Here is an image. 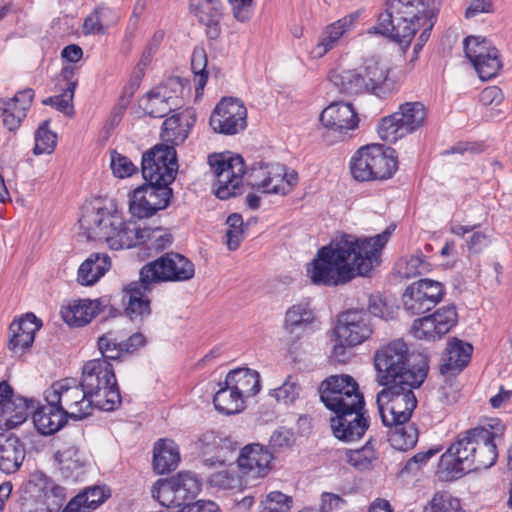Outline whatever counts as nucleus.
Segmentation results:
<instances>
[{
  "label": "nucleus",
  "mask_w": 512,
  "mask_h": 512,
  "mask_svg": "<svg viewBox=\"0 0 512 512\" xmlns=\"http://www.w3.org/2000/svg\"><path fill=\"white\" fill-rule=\"evenodd\" d=\"M395 226L370 238L343 234L320 248L309 264L307 274L313 284L338 286L356 276H367L380 262V253L390 239Z\"/></svg>",
  "instance_id": "nucleus-1"
},
{
  "label": "nucleus",
  "mask_w": 512,
  "mask_h": 512,
  "mask_svg": "<svg viewBox=\"0 0 512 512\" xmlns=\"http://www.w3.org/2000/svg\"><path fill=\"white\" fill-rule=\"evenodd\" d=\"M80 228L88 240L104 241L113 250L131 248L145 240L147 229L130 227L116 211L96 202L83 208Z\"/></svg>",
  "instance_id": "nucleus-2"
},
{
  "label": "nucleus",
  "mask_w": 512,
  "mask_h": 512,
  "mask_svg": "<svg viewBox=\"0 0 512 512\" xmlns=\"http://www.w3.org/2000/svg\"><path fill=\"white\" fill-rule=\"evenodd\" d=\"M376 381L387 387L395 384L421 385L427 377L428 364L424 357L409 354L403 340H395L374 354Z\"/></svg>",
  "instance_id": "nucleus-3"
},
{
  "label": "nucleus",
  "mask_w": 512,
  "mask_h": 512,
  "mask_svg": "<svg viewBox=\"0 0 512 512\" xmlns=\"http://www.w3.org/2000/svg\"><path fill=\"white\" fill-rule=\"evenodd\" d=\"M421 6L418 0H393L389 9L380 13L377 24L368 33L389 36L407 48L420 28Z\"/></svg>",
  "instance_id": "nucleus-4"
},
{
  "label": "nucleus",
  "mask_w": 512,
  "mask_h": 512,
  "mask_svg": "<svg viewBox=\"0 0 512 512\" xmlns=\"http://www.w3.org/2000/svg\"><path fill=\"white\" fill-rule=\"evenodd\" d=\"M83 389L93 398L96 409L110 412L121 404V395L112 365L106 359H93L82 368Z\"/></svg>",
  "instance_id": "nucleus-5"
},
{
  "label": "nucleus",
  "mask_w": 512,
  "mask_h": 512,
  "mask_svg": "<svg viewBox=\"0 0 512 512\" xmlns=\"http://www.w3.org/2000/svg\"><path fill=\"white\" fill-rule=\"evenodd\" d=\"M395 151L378 144L359 148L351 157L350 172L360 182L387 180L398 168Z\"/></svg>",
  "instance_id": "nucleus-6"
},
{
  "label": "nucleus",
  "mask_w": 512,
  "mask_h": 512,
  "mask_svg": "<svg viewBox=\"0 0 512 512\" xmlns=\"http://www.w3.org/2000/svg\"><path fill=\"white\" fill-rule=\"evenodd\" d=\"M419 386L413 383L395 384L384 387L377 394L376 402L385 426L404 424L410 420L417 406L413 390Z\"/></svg>",
  "instance_id": "nucleus-7"
},
{
  "label": "nucleus",
  "mask_w": 512,
  "mask_h": 512,
  "mask_svg": "<svg viewBox=\"0 0 512 512\" xmlns=\"http://www.w3.org/2000/svg\"><path fill=\"white\" fill-rule=\"evenodd\" d=\"M82 384L75 379H62L45 391V400H50L70 418L82 420L92 414L94 402Z\"/></svg>",
  "instance_id": "nucleus-8"
},
{
  "label": "nucleus",
  "mask_w": 512,
  "mask_h": 512,
  "mask_svg": "<svg viewBox=\"0 0 512 512\" xmlns=\"http://www.w3.org/2000/svg\"><path fill=\"white\" fill-rule=\"evenodd\" d=\"M208 164L216 179L214 186L217 198L226 200L236 196L245 174L243 158L231 152L212 154L208 157Z\"/></svg>",
  "instance_id": "nucleus-9"
},
{
  "label": "nucleus",
  "mask_w": 512,
  "mask_h": 512,
  "mask_svg": "<svg viewBox=\"0 0 512 512\" xmlns=\"http://www.w3.org/2000/svg\"><path fill=\"white\" fill-rule=\"evenodd\" d=\"M200 482L191 472H179L170 479H159L151 494L163 507H184L200 492Z\"/></svg>",
  "instance_id": "nucleus-10"
},
{
  "label": "nucleus",
  "mask_w": 512,
  "mask_h": 512,
  "mask_svg": "<svg viewBox=\"0 0 512 512\" xmlns=\"http://www.w3.org/2000/svg\"><path fill=\"white\" fill-rule=\"evenodd\" d=\"M320 399L326 408L339 413L340 409L364 407V398L357 382L350 375H334L324 380L319 388Z\"/></svg>",
  "instance_id": "nucleus-11"
},
{
  "label": "nucleus",
  "mask_w": 512,
  "mask_h": 512,
  "mask_svg": "<svg viewBox=\"0 0 512 512\" xmlns=\"http://www.w3.org/2000/svg\"><path fill=\"white\" fill-rule=\"evenodd\" d=\"M195 266L185 256L175 252L166 253L145 264L140 275L144 282H181L194 277Z\"/></svg>",
  "instance_id": "nucleus-12"
},
{
  "label": "nucleus",
  "mask_w": 512,
  "mask_h": 512,
  "mask_svg": "<svg viewBox=\"0 0 512 512\" xmlns=\"http://www.w3.org/2000/svg\"><path fill=\"white\" fill-rule=\"evenodd\" d=\"M177 168L176 150L173 146H155L142 156L141 171L147 185L169 187L175 179Z\"/></svg>",
  "instance_id": "nucleus-13"
},
{
  "label": "nucleus",
  "mask_w": 512,
  "mask_h": 512,
  "mask_svg": "<svg viewBox=\"0 0 512 512\" xmlns=\"http://www.w3.org/2000/svg\"><path fill=\"white\" fill-rule=\"evenodd\" d=\"M466 57L472 63L479 78L490 80L502 68L499 51L489 40L480 36H468L463 41Z\"/></svg>",
  "instance_id": "nucleus-14"
},
{
  "label": "nucleus",
  "mask_w": 512,
  "mask_h": 512,
  "mask_svg": "<svg viewBox=\"0 0 512 512\" xmlns=\"http://www.w3.org/2000/svg\"><path fill=\"white\" fill-rule=\"evenodd\" d=\"M297 173L288 172L286 167L279 163L253 167L249 174V183L253 188L268 194H287L296 185Z\"/></svg>",
  "instance_id": "nucleus-15"
},
{
  "label": "nucleus",
  "mask_w": 512,
  "mask_h": 512,
  "mask_svg": "<svg viewBox=\"0 0 512 512\" xmlns=\"http://www.w3.org/2000/svg\"><path fill=\"white\" fill-rule=\"evenodd\" d=\"M172 197L170 187L143 184L137 187L129 200V212L133 217L144 219L167 208Z\"/></svg>",
  "instance_id": "nucleus-16"
},
{
  "label": "nucleus",
  "mask_w": 512,
  "mask_h": 512,
  "mask_svg": "<svg viewBox=\"0 0 512 512\" xmlns=\"http://www.w3.org/2000/svg\"><path fill=\"white\" fill-rule=\"evenodd\" d=\"M503 431L504 426L498 419L491 420L487 425L470 429V434L474 435V471L494 465L498 456L496 441L501 438Z\"/></svg>",
  "instance_id": "nucleus-17"
},
{
  "label": "nucleus",
  "mask_w": 512,
  "mask_h": 512,
  "mask_svg": "<svg viewBox=\"0 0 512 512\" xmlns=\"http://www.w3.org/2000/svg\"><path fill=\"white\" fill-rule=\"evenodd\" d=\"M209 124L220 134L234 135L247 126V109L237 98H223L211 113Z\"/></svg>",
  "instance_id": "nucleus-18"
},
{
  "label": "nucleus",
  "mask_w": 512,
  "mask_h": 512,
  "mask_svg": "<svg viewBox=\"0 0 512 512\" xmlns=\"http://www.w3.org/2000/svg\"><path fill=\"white\" fill-rule=\"evenodd\" d=\"M445 294L444 285L431 279H421L408 286L402 300L406 311L415 315L435 307Z\"/></svg>",
  "instance_id": "nucleus-19"
},
{
  "label": "nucleus",
  "mask_w": 512,
  "mask_h": 512,
  "mask_svg": "<svg viewBox=\"0 0 512 512\" xmlns=\"http://www.w3.org/2000/svg\"><path fill=\"white\" fill-rule=\"evenodd\" d=\"M474 435L465 431L441 456L439 466L453 477L474 471Z\"/></svg>",
  "instance_id": "nucleus-20"
},
{
  "label": "nucleus",
  "mask_w": 512,
  "mask_h": 512,
  "mask_svg": "<svg viewBox=\"0 0 512 512\" xmlns=\"http://www.w3.org/2000/svg\"><path fill=\"white\" fill-rule=\"evenodd\" d=\"M456 322L455 306H443L432 315L414 320L411 326V334L420 340L436 341L448 333Z\"/></svg>",
  "instance_id": "nucleus-21"
},
{
  "label": "nucleus",
  "mask_w": 512,
  "mask_h": 512,
  "mask_svg": "<svg viewBox=\"0 0 512 512\" xmlns=\"http://www.w3.org/2000/svg\"><path fill=\"white\" fill-rule=\"evenodd\" d=\"M373 332L370 317L364 310L350 309L339 316L335 335L343 343L359 345Z\"/></svg>",
  "instance_id": "nucleus-22"
},
{
  "label": "nucleus",
  "mask_w": 512,
  "mask_h": 512,
  "mask_svg": "<svg viewBox=\"0 0 512 512\" xmlns=\"http://www.w3.org/2000/svg\"><path fill=\"white\" fill-rule=\"evenodd\" d=\"M323 126L342 140L359 125V116L351 103L338 101L328 105L320 115Z\"/></svg>",
  "instance_id": "nucleus-23"
},
{
  "label": "nucleus",
  "mask_w": 512,
  "mask_h": 512,
  "mask_svg": "<svg viewBox=\"0 0 512 512\" xmlns=\"http://www.w3.org/2000/svg\"><path fill=\"white\" fill-rule=\"evenodd\" d=\"M364 407L340 409L339 413L331 418V430L333 435L344 442L359 440L368 428V419L364 413Z\"/></svg>",
  "instance_id": "nucleus-24"
},
{
  "label": "nucleus",
  "mask_w": 512,
  "mask_h": 512,
  "mask_svg": "<svg viewBox=\"0 0 512 512\" xmlns=\"http://www.w3.org/2000/svg\"><path fill=\"white\" fill-rule=\"evenodd\" d=\"M272 453L258 443L244 446L237 458L239 470L243 475L252 478H263L271 470Z\"/></svg>",
  "instance_id": "nucleus-25"
},
{
  "label": "nucleus",
  "mask_w": 512,
  "mask_h": 512,
  "mask_svg": "<svg viewBox=\"0 0 512 512\" xmlns=\"http://www.w3.org/2000/svg\"><path fill=\"white\" fill-rule=\"evenodd\" d=\"M198 447L206 466L224 465L228 456L237 449V443L229 436L207 431L198 440Z\"/></svg>",
  "instance_id": "nucleus-26"
},
{
  "label": "nucleus",
  "mask_w": 512,
  "mask_h": 512,
  "mask_svg": "<svg viewBox=\"0 0 512 512\" xmlns=\"http://www.w3.org/2000/svg\"><path fill=\"white\" fill-rule=\"evenodd\" d=\"M42 327V322L33 313H26L9 326L8 348L16 355H22L29 349L35 334Z\"/></svg>",
  "instance_id": "nucleus-27"
},
{
  "label": "nucleus",
  "mask_w": 512,
  "mask_h": 512,
  "mask_svg": "<svg viewBox=\"0 0 512 512\" xmlns=\"http://www.w3.org/2000/svg\"><path fill=\"white\" fill-rule=\"evenodd\" d=\"M366 93L385 98L395 90V81L389 77V69L380 61L370 59L359 67Z\"/></svg>",
  "instance_id": "nucleus-28"
},
{
  "label": "nucleus",
  "mask_w": 512,
  "mask_h": 512,
  "mask_svg": "<svg viewBox=\"0 0 512 512\" xmlns=\"http://www.w3.org/2000/svg\"><path fill=\"white\" fill-rule=\"evenodd\" d=\"M359 17L360 12L355 11L326 26L320 36L318 43L312 48L310 52L311 57H323L336 45L340 38L344 37L355 28Z\"/></svg>",
  "instance_id": "nucleus-29"
},
{
  "label": "nucleus",
  "mask_w": 512,
  "mask_h": 512,
  "mask_svg": "<svg viewBox=\"0 0 512 512\" xmlns=\"http://www.w3.org/2000/svg\"><path fill=\"white\" fill-rule=\"evenodd\" d=\"M152 282H144L140 275L139 281L129 283L124 288V299L127 300L125 312L130 319H143L150 315V300L147 293L151 290Z\"/></svg>",
  "instance_id": "nucleus-30"
},
{
  "label": "nucleus",
  "mask_w": 512,
  "mask_h": 512,
  "mask_svg": "<svg viewBox=\"0 0 512 512\" xmlns=\"http://www.w3.org/2000/svg\"><path fill=\"white\" fill-rule=\"evenodd\" d=\"M472 351V345L467 342L457 338L449 340L441 358V374L450 376L459 374L470 362Z\"/></svg>",
  "instance_id": "nucleus-31"
},
{
  "label": "nucleus",
  "mask_w": 512,
  "mask_h": 512,
  "mask_svg": "<svg viewBox=\"0 0 512 512\" xmlns=\"http://www.w3.org/2000/svg\"><path fill=\"white\" fill-rule=\"evenodd\" d=\"M33 97L34 91L25 89L9 100H0V115L8 130L12 131L20 126L21 121L26 117Z\"/></svg>",
  "instance_id": "nucleus-32"
},
{
  "label": "nucleus",
  "mask_w": 512,
  "mask_h": 512,
  "mask_svg": "<svg viewBox=\"0 0 512 512\" xmlns=\"http://www.w3.org/2000/svg\"><path fill=\"white\" fill-rule=\"evenodd\" d=\"M25 456V444L17 436L0 434V471L15 473L23 464Z\"/></svg>",
  "instance_id": "nucleus-33"
},
{
  "label": "nucleus",
  "mask_w": 512,
  "mask_h": 512,
  "mask_svg": "<svg viewBox=\"0 0 512 512\" xmlns=\"http://www.w3.org/2000/svg\"><path fill=\"white\" fill-rule=\"evenodd\" d=\"M190 9L199 22L207 27L206 33L210 39L219 37L222 17L220 0H190Z\"/></svg>",
  "instance_id": "nucleus-34"
},
{
  "label": "nucleus",
  "mask_w": 512,
  "mask_h": 512,
  "mask_svg": "<svg viewBox=\"0 0 512 512\" xmlns=\"http://www.w3.org/2000/svg\"><path fill=\"white\" fill-rule=\"evenodd\" d=\"M101 311V299H79L62 307L61 316L68 325L81 327L88 324Z\"/></svg>",
  "instance_id": "nucleus-35"
},
{
  "label": "nucleus",
  "mask_w": 512,
  "mask_h": 512,
  "mask_svg": "<svg viewBox=\"0 0 512 512\" xmlns=\"http://www.w3.org/2000/svg\"><path fill=\"white\" fill-rule=\"evenodd\" d=\"M46 404L34 410L33 423L42 435H52L59 431L65 424L67 415L50 400Z\"/></svg>",
  "instance_id": "nucleus-36"
},
{
  "label": "nucleus",
  "mask_w": 512,
  "mask_h": 512,
  "mask_svg": "<svg viewBox=\"0 0 512 512\" xmlns=\"http://www.w3.org/2000/svg\"><path fill=\"white\" fill-rule=\"evenodd\" d=\"M178 102L177 97L169 95L165 86H157L141 99L140 105L149 116L162 118L174 111Z\"/></svg>",
  "instance_id": "nucleus-37"
},
{
  "label": "nucleus",
  "mask_w": 512,
  "mask_h": 512,
  "mask_svg": "<svg viewBox=\"0 0 512 512\" xmlns=\"http://www.w3.org/2000/svg\"><path fill=\"white\" fill-rule=\"evenodd\" d=\"M36 403L22 396H12L1 408V417L6 428L13 429L34 413Z\"/></svg>",
  "instance_id": "nucleus-38"
},
{
  "label": "nucleus",
  "mask_w": 512,
  "mask_h": 512,
  "mask_svg": "<svg viewBox=\"0 0 512 512\" xmlns=\"http://www.w3.org/2000/svg\"><path fill=\"white\" fill-rule=\"evenodd\" d=\"M225 384L238 392L243 399L256 395L260 390V375L249 368H238L230 371Z\"/></svg>",
  "instance_id": "nucleus-39"
},
{
  "label": "nucleus",
  "mask_w": 512,
  "mask_h": 512,
  "mask_svg": "<svg viewBox=\"0 0 512 512\" xmlns=\"http://www.w3.org/2000/svg\"><path fill=\"white\" fill-rule=\"evenodd\" d=\"M107 254L93 253L79 267L77 281L83 286L94 285L110 269Z\"/></svg>",
  "instance_id": "nucleus-40"
},
{
  "label": "nucleus",
  "mask_w": 512,
  "mask_h": 512,
  "mask_svg": "<svg viewBox=\"0 0 512 512\" xmlns=\"http://www.w3.org/2000/svg\"><path fill=\"white\" fill-rule=\"evenodd\" d=\"M54 459L64 478L77 481L83 475L85 461L75 446H68L58 450L54 455Z\"/></svg>",
  "instance_id": "nucleus-41"
},
{
  "label": "nucleus",
  "mask_w": 512,
  "mask_h": 512,
  "mask_svg": "<svg viewBox=\"0 0 512 512\" xmlns=\"http://www.w3.org/2000/svg\"><path fill=\"white\" fill-rule=\"evenodd\" d=\"M180 460L179 450L174 441L160 439L154 445L153 468L158 474L176 469Z\"/></svg>",
  "instance_id": "nucleus-42"
},
{
  "label": "nucleus",
  "mask_w": 512,
  "mask_h": 512,
  "mask_svg": "<svg viewBox=\"0 0 512 512\" xmlns=\"http://www.w3.org/2000/svg\"><path fill=\"white\" fill-rule=\"evenodd\" d=\"M330 81L341 94L353 96L366 93V86L359 67L352 70L333 71Z\"/></svg>",
  "instance_id": "nucleus-43"
},
{
  "label": "nucleus",
  "mask_w": 512,
  "mask_h": 512,
  "mask_svg": "<svg viewBox=\"0 0 512 512\" xmlns=\"http://www.w3.org/2000/svg\"><path fill=\"white\" fill-rule=\"evenodd\" d=\"M108 496L103 487H90L72 498L63 509V512H91V510L99 507Z\"/></svg>",
  "instance_id": "nucleus-44"
},
{
  "label": "nucleus",
  "mask_w": 512,
  "mask_h": 512,
  "mask_svg": "<svg viewBox=\"0 0 512 512\" xmlns=\"http://www.w3.org/2000/svg\"><path fill=\"white\" fill-rule=\"evenodd\" d=\"M74 68L64 67L61 71V76L67 81L66 87L62 94L48 97L42 101L44 105H50L55 107L58 111L65 113L66 115L73 114L72 101L77 85V80L74 79Z\"/></svg>",
  "instance_id": "nucleus-45"
},
{
  "label": "nucleus",
  "mask_w": 512,
  "mask_h": 512,
  "mask_svg": "<svg viewBox=\"0 0 512 512\" xmlns=\"http://www.w3.org/2000/svg\"><path fill=\"white\" fill-rule=\"evenodd\" d=\"M395 114L403 127L402 129H404L407 134H411L421 128L427 117L426 108L421 102H406L401 104Z\"/></svg>",
  "instance_id": "nucleus-46"
},
{
  "label": "nucleus",
  "mask_w": 512,
  "mask_h": 512,
  "mask_svg": "<svg viewBox=\"0 0 512 512\" xmlns=\"http://www.w3.org/2000/svg\"><path fill=\"white\" fill-rule=\"evenodd\" d=\"M314 322L313 311L307 304H295L285 314L284 329L289 334L299 335Z\"/></svg>",
  "instance_id": "nucleus-47"
},
{
  "label": "nucleus",
  "mask_w": 512,
  "mask_h": 512,
  "mask_svg": "<svg viewBox=\"0 0 512 512\" xmlns=\"http://www.w3.org/2000/svg\"><path fill=\"white\" fill-rule=\"evenodd\" d=\"M389 431L391 446L399 451L412 449L418 441V430L412 423L392 424Z\"/></svg>",
  "instance_id": "nucleus-48"
},
{
  "label": "nucleus",
  "mask_w": 512,
  "mask_h": 512,
  "mask_svg": "<svg viewBox=\"0 0 512 512\" xmlns=\"http://www.w3.org/2000/svg\"><path fill=\"white\" fill-rule=\"evenodd\" d=\"M213 403L216 410L226 415L239 413L244 408L243 397L226 384L215 393Z\"/></svg>",
  "instance_id": "nucleus-49"
},
{
  "label": "nucleus",
  "mask_w": 512,
  "mask_h": 512,
  "mask_svg": "<svg viewBox=\"0 0 512 512\" xmlns=\"http://www.w3.org/2000/svg\"><path fill=\"white\" fill-rule=\"evenodd\" d=\"M189 134V123L183 121L180 115H173L167 118L163 123L161 137L164 141L170 143V146L179 145L184 142Z\"/></svg>",
  "instance_id": "nucleus-50"
},
{
  "label": "nucleus",
  "mask_w": 512,
  "mask_h": 512,
  "mask_svg": "<svg viewBox=\"0 0 512 512\" xmlns=\"http://www.w3.org/2000/svg\"><path fill=\"white\" fill-rule=\"evenodd\" d=\"M421 6V21L420 28H423L422 33L418 38V46L423 47L430 37V32L434 26L435 19L438 14V6L436 0H418Z\"/></svg>",
  "instance_id": "nucleus-51"
},
{
  "label": "nucleus",
  "mask_w": 512,
  "mask_h": 512,
  "mask_svg": "<svg viewBox=\"0 0 512 512\" xmlns=\"http://www.w3.org/2000/svg\"><path fill=\"white\" fill-rule=\"evenodd\" d=\"M207 54L203 47H195L191 56L196 93L202 91L208 79Z\"/></svg>",
  "instance_id": "nucleus-52"
},
{
  "label": "nucleus",
  "mask_w": 512,
  "mask_h": 512,
  "mask_svg": "<svg viewBox=\"0 0 512 512\" xmlns=\"http://www.w3.org/2000/svg\"><path fill=\"white\" fill-rule=\"evenodd\" d=\"M423 512H464V510L458 498L443 491L433 495Z\"/></svg>",
  "instance_id": "nucleus-53"
},
{
  "label": "nucleus",
  "mask_w": 512,
  "mask_h": 512,
  "mask_svg": "<svg viewBox=\"0 0 512 512\" xmlns=\"http://www.w3.org/2000/svg\"><path fill=\"white\" fill-rule=\"evenodd\" d=\"M402 128L403 127L398 117L396 118V114L393 113L387 117L382 118L378 125L377 132L383 141L395 143L397 140L408 135L407 132Z\"/></svg>",
  "instance_id": "nucleus-54"
},
{
  "label": "nucleus",
  "mask_w": 512,
  "mask_h": 512,
  "mask_svg": "<svg viewBox=\"0 0 512 512\" xmlns=\"http://www.w3.org/2000/svg\"><path fill=\"white\" fill-rule=\"evenodd\" d=\"M49 121H44L35 133L34 153L36 155L49 154L56 146V134L49 130Z\"/></svg>",
  "instance_id": "nucleus-55"
},
{
  "label": "nucleus",
  "mask_w": 512,
  "mask_h": 512,
  "mask_svg": "<svg viewBox=\"0 0 512 512\" xmlns=\"http://www.w3.org/2000/svg\"><path fill=\"white\" fill-rule=\"evenodd\" d=\"M98 349L103 358L108 361L117 360L124 355L122 342L118 340L114 333L108 332L98 338Z\"/></svg>",
  "instance_id": "nucleus-56"
},
{
  "label": "nucleus",
  "mask_w": 512,
  "mask_h": 512,
  "mask_svg": "<svg viewBox=\"0 0 512 512\" xmlns=\"http://www.w3.org/2000/svg\"><path fill=\"white\" fill-rule=\"evenodd\" d=\"M42 490L44 492V497L46 499V505L49 512L58 511L66 498L65 488L55 484L52 480L45 478Z\"/></svg>",
  "instance_id": "nucleus-57"
},
{
  "label": "nucleus",
  "mask_w": 512,
  "mask_h": 512,
  "mask_svg": "<svg viewBox=\"0 0 512 512\" xmlns=\"http://www.w3.org/2000/svg\"><path fill=\"white\" fill-rule=\"evenodd\" d=\"M300 390L301 388L297 381L292 376H288L280 387L270 391V395L274 397L277 402L289 405L294 403L298 398Z\"/></svg>",
  "instance_id": "nucleus-58"
},
{
  "label": "nucleus",
  "mask_w": 512,
  "mask_h": 512,
  "mask_svg": "<svg viewBox=\"0 0 512 512\" xmlns=\"http://www.w3.org/2000/svg\"><path fill=\"white\" fill-rule=\"evenodd\" d=\"M227 246L230 250H236L244 239L243 218L238 213H233L226 220Z\"/></svg>",
  "instance_id": "nucleus-59"
},
{
  "label": "nucleus",
  "mask_w": 512,
  "mask_h": 512,
  "mask_svg": "<svg viewBox=\"0 0 512 512\" xmlns=\"http://www.w3.org/2000/svg\"><path fill=\"white\" fill-rule=\"evenodd\" d=\"M398 272L404 278H412L425 273L428 263L421 256H411L398 262Z\"/></svg>",
  "instance_id": "nucleus-60"
},
{
  "label": "nucleus",
  "mask_w": 512,
  "mask_h": 512,
  "mask_svg": "<svg viewBox=\"0 0 512 512\" xmlns=\"http://www.w3.org/2000/svg\"><path fill=\"white\" fill-rule=\"evenodd\" d=\"M110 166L114 176L118 178H127L137 172V166L126 156L116 152H111Z\"/></svg>",
  "instance_id": "nucleus-61"
},
{
  "label": "nucleus",
  "mask_w": 512,
  "mask_h": 512,
  "mask_svg": "<svg viewBox=\"0 0 512 512\" xmlns=\"http://www.w3.org/2000/svg\"><path fill=\"white\" fill-rule=\"evenodd\" d=\"M442 450L441 446H436L433 448L428 449L425 452H419L415 454L413 457H411L404 467L402 468L401 472L405 474H414L417 471H419L423 465L427 463V461L438 454Z\"/></svg>",
  "instance_id": "nucleus-62"
},
{
  "label": "nucleus",
  "mask_w": 512,
  "mask_h": 512,
  "mask_svg": "<svg viewBox=\"0 0 512 512\" xmlns=\"http://www.w3.org/2000/svg\"><path fill=\"white\" fill-rule=\"evenodd\" d=\"M347 462L359 470L369 469L372 460L375 459L374 452L369 448L351 450L346 453Z\"/></svg>",
  "instance_id": "nucleus-63"
},
{
  "label": "nucleus",
  "mask_w": 512,
  "mask_h": 512,
  "mask_svg": "<svg viewBox=\"0 0 512 512\" xmlns=\"http://www.w3.org/2000/svg\"><path fill=\"white\" fill-rule=\"evenodd\" d=\"M209 483L213 487L221 489H233L240 483L239 476L235 472L229 470H222L213 473L209 477Z\"/></svg>",
  "instance_id": "nucleus-64"
}]
</instances>
